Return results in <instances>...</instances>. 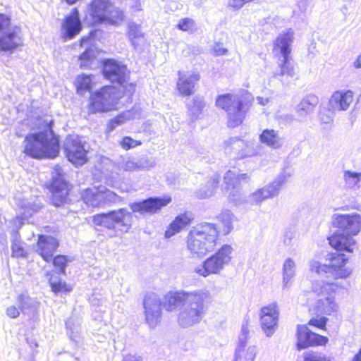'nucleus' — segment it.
<instances>
[{"label": "nucleus", "mask_w": 361, "mask_h": 361, "mask_svg": "<svg viewBox=\"0 0 361 361\" xmlns=\"http://www.w3.org/2000/svg\"><path fill=\"white\" fill-rule=\"evenodd\" d=\"M118 102L116 89L112 86H104L91 94L89 111L93 114L111 111L116 109Z\"/></svg>", "instance_id": "9"}, {"label": "nucleus", "mask_w": 361, "mask_h": 361, "mask_svg": "<svg viewBox=\"0 0 361 361\" xmlns=\"http://www.w3.org/2000/svg\"><path fill=\"white\" fill-rule=\"evenodd\" d=\"M23 209V215L24 218H28L31 216L34 213L38 212L40 209V206L37 204L27 203L22 205Z\"/></svg>", "instance_id": "54"}, {"label": "nucleus", "mask_w": 361, "mask_h": 361, "mask_svg": "<svg viewBox=\"0 0 361 361\" xmlns=\"http://www.w3.org/2000/svg\"><path fill=\"white\" fill-rule=\"evenodd\" d=\"M82 197L87 205L92 207H103L102 186L86 189Z\"/></svg>", "instance_id": "31"}, {"label": "nucleus", "mask_w": 361, "mask_h": 361, "mask_svg": "<svg viewBox=\"0 0 361 361\" xmlns=\"http://www.w3.org/2000/svg\"><path fill=\"white\" fill-rule=\"evenodd\" d=\"M19 307L17 308L16 307L12 305L7 308L6 310V314L8 317L11 318H16L20 314V310Z\"/></svg>", "instance_id": "63"}, {"label": "nucleus", "mask_w": 361, "mask_h": 361, "mask_svg": "<svg viewBox=\"0 0 361 361\" xmlns=\"http://www.w3.org/2000/svg\"><path fill=\"white\" fill-rule=\"evenodd\" d=\"M102 195L103 207L106 205H113L121 203L123 201V199L116 194L114 192L106 189L104 186H102Z\"/></svg>", "instance_id": "43"}, {"label": "nucleus", "mask_w": 361, "mask_h": 361, "mask_svg": "<svg viewBox=\"0 0 361 361\" xmlns=\"http://www.w3.org/2000/svg\"><path fill=\"white\" fill-rule=\"evenodd\" d=\"M224 150L226 154L234 159H241L255 154V150L238 137L226 140L224 142Z\"/></svg>", "instance_id": "16"}, {"label": "nucleus", "mask_w": 361, "mask_h": 361, "mask_svg": "<svg viewBox=\"0 0 361 361\" xmlns=\"http://www.w3.org/2000/svg\"><path fill=\"white\" fill-rule=\"evenodd\" d=\"M53 121L48 122V131L28 134L25 138L24 152L35 159H54L59 154V140L52 130Z\"/></svg>", "instance_id": "1"}, {"label": "nucleus", "mask_w": 361, "mask_h": 361, "mask_svg": "<svg viewBox=\"0 0 361 361\" xmlns=\"http://www.w3.org/2000/svg\"><path fill=\"white\" fill-rule=\"evenodd\" d=\"M63 27L64 35L68 39L73 38L80 32L82 25L79 18L78 11L76 8L73 9L71 16L66 18Z\"/></svg>", "instance_id": "27"}, {"label": "nucleus", "mask_w": 361, "mask_h": 361, "mask_svg": "<svg viewBox=\"0 0 361 361\" xmlns=\"http://www.w3.org/2000/svg\"><path fill=\"white\" fill-rule=\"evenodd\" d=\"M330 245L339 252L351 253L353 252V247L355 245V240L352 235L345 234L343 232L337 231L329 238Z\"/></svg>", "instance_id": "22"}, {"label": "nucleus", "mask_w": 361, "mask_h": 361, "mask_svg": "<svg viewBox=\"0 0 361 361\" xmlns=\"http://www.w3.org/2000/svg\"><path fill=\"white\" fill-rule=\"evenodd\" d=\"M187 106L192 116V119L197 118L204 106L203 100L200 97H195L192 99V104L188 103Z\"/></svg>", "instance_id": "47"}, {"label": "nucleus", "mask_w": 361, "mask_h": 361, "mask_svg": "<svg viewBox=\"0 0 361 361\" xmlns=\"http://www.w3.org/2000/svg\"><path fill=\"white\" fill-rule=\"evenodd\" d=\"M49 283L51 285V290L55 293H59L61 292H69L71 288H68L66 282L64 281H53L52 279L49 280Z\"/></svg>", "instance_id": "56"}, {"label": "nucleus", "mask_w": 361, "mask_h": 361, "mask_svg": "<svg viewBox=\"0 0 361 361\" xmlns=\"http://www.w3.org/2000/svg\"><path fill=\"white\" fill-rule=\"evenodd\" d=\"M171 201V197H151L132 202L129 204V207L133 213L153 214L166 206Z\"/></svg>", "instance_id": "14"}, {"label": "nucleus", "mask_w": 361, "mask_h": 361, "mask_svg": "<svg viewBox=\"0 0 361 361\" xmlns=\"http://www.w3.org/2000/svg\"><path fill=\"white\" fill-rule=\"evenodd\" d=\"M142 142L139 140H135L129 136L124 137L120 142V145L125 150H128L131 148L141 145Z\"/></svg>", "instance_id": "55"}, {"label": "nucleus", "mask_w": 361, "mask_h": 361, "mask_svg": "<svg viewBox=\"0 0 361 361\" xmlns=\"http://www.w3.org/2000/svg\"><path fill=\"white\" fill-rule=\"evenodd\" d=\"M110 7V2L107 0H93L90 5V15L94 21L103 23Z\"/></svg>", "instance_id": "28"}, {"label": "nucleus", "mask_w": 361, "mask_h": 361, "mask_svg": "<svg viewBox=\"0 0 361 361\" xmlns=\"http://www.w3.org/2000/svg\"><path fill=\"white\" fill-rule=\"evenodd\" d=\"M37 252L47 262L53 259L54 253L59 247L56 238L51 235H39L37 242Z\"/></svg>", "instance_id": "21"}, {"label": "nucleus", "mask_w": 361, "mask_h": 361, "mask_svg": "<svg viewBox=\"0 0 361 361\" xmlns=\"http://www.w3.org/2000/svg\"><path fill=\"white\" fill-rule=\"evenodd\" d=\"M96 50L92 47H87L85 51L79 56L80 67L82 68H90L94 64L96 59Z\"/></svg>", "instance_id": "37"}, {"label": "nucleus", "mask_w": 361, "mask_h": 361, "mask_svg": "<svg viewBox=\"0 0 361 361\" xmlns=\"http://www.w3.org/2000/svg\"><path fill=\"white\" fill-rule=\"evenodd\" d=\"M127 120L126 114H120L117 116L111 119L107 124V130L113 131L116 127L124 123Z\"/></svg>", "instance_id": "50"}, {"label": "nucleus", "mask_w": 361, "mask_h": 361, "mask_svg": "<svg viewBox=\"0 0 361 361\" xmlns=\"http://www.w3.org/2000/svg\"><path fill=\"white\" fill-rule=\"evenodd\" d=\"M11 249L13 257H25L26 252L23 248V243L20 240L19 234L18 232H14L13 234V243L11 245Z\"/></svg>", "instance_id": "45"}, {"label": "nucleus", "mask_w": 361, "mask_h": 361, "mask_svg": "<svg viewBox=\"0 0 361 361\" xmlns=\"http://www.w3.org/2000/svg\"><path fill=\"white\" fill-rule=\"evenodd\" d=\"M113 221L110 212L102 213L93 217V222L95 225L102 226L109 229L116 228Z\"/></svg>", "instance_id": "44"}, {"label": "nucleus", "mask_w": 361, "mask_h": 361, "mask_svg": "<svg viewBox=\"0 0 361 361\" xmlns=\"http://www.w3.org/2000/svg\"><path fill=\"white\" fill-rule=\"evenodd\" d=\"M345 185L350 188H359L361 180V173L345 171L343 176Z\"/></svg>", "instance_id": "46"}, {"label": "nucleus", "mask_w": 361, "mask_h": 361, "mask_svg": "<svg viewBox=\"0 0 361 361\" xmlns=\"http://www.w3.org/2000/svg\"><path fill=\"white\" fill-rule=\"evenodd\" d=\"M219 183V176H214L207 180L206 185L200 188L197 192V196L201 199L209 197L214 195L215 190Z\"/></svg>", "instance_id": "33"}, {"label": "nucleus", "mask_w": 361, "mask_h": 361, "mask_svg": "<svg viewBox=\"0 0 361 361\" xmlns=\"http://www.w3.org/2000/svg\"><path fill=\"white\" fill-rule=\"evenodd\" d=\"M161 301L158 295L149 293L143 300L145 319L152 328H154L161 317Z\"/></svg>", "instance_id": "13"}, {"label": "nucleus", "mask_w": 361, "mask_h": 361, "mask_svg": "<svg viewBox=\"0 0 361 361\" xmlns=\"http://www.w3.org/2000/svg\"><path fill=\"white\" fill-rule=\"evenodd\" d=\"M66 326L70 338L75 340V337H76V335L75 334H77L79 332V325L75 324V321L73 318H69L66 322Z\"/></svg>", "instance_id": "52"}, {"label": "nucleus", "mask_w": 361, "mask_h": 361, "mask_svg": "<svg viewBox=\"0 0 361 361\" xmlns=\"http://www.w3.org/2000/svg\"><path fill=\"white\" fill-rule=\"evenodd\" d=\"M250 177L247 173H240L236 175L232 171H228L224 175V183L229 188L231 185L235 186V184L240 186V182H248Z\"/></svg>", "instance_id": "40"}, {"label": "nucleus", "mask_w": 361, "mask_h": 361, "mask_svg": "<svg viewBox=\"0 0 361 361\" xmlns=\"http://www.w3.org/2000/svg\"><path fill=\"white\" fill-rule=\"evenodd\" d=\"M226 188L228 190H230L228 197L231 201L235 203H239L242 201L243 195L240 185L235 184V186L231 185L228 188L227 185H226Z\"/></svg>", "instance_id": "49"}, {"label": "nucleus", "mask_w": 361, "mask_h": 361, "mask_svg": "<svg viewBox=\"0 0 361 361\" xmlns=\"http://www.w3.org/2000/svg\"><path fill=\"white\" fill-rule=\"evenodd\" d=\"M278 120L281 124L290 126L295 120L294 115L291 114H283L278 116Z\"/></svg>", "instance_id": "58"}, {"label": "nucleus", "mask_w": 361, "mask_h": 361, "mask_svg": "<svg viewBox=\"0 0 361 361\" xmlns=\"http://www.w3.org/2000/svg\"><path fill=\"white\" fill-rule=\"evenodd\" d=\"M296 336L298 350L314 345H324L328 342L327 337L312 332L306 325H298Z\"/></svg>", "instance_id": "17"}, {"label": "nucleus", "mask_w": 361, "mask_h": 361, "mask_svg": "<svg viewBox=\"0 0 361 361\" xmlns=\"http://www.w3.org/2000/svg\"><path fill=\"white\" fill-rule=\"evenodd\" d=\"M210 292L200 289L190 292L187 303L183 304L178 314V324L183 328L190 327L200 322L204 314L205 304L212 302Z\"/></svg>", "instance_id": "3"}, {"label": "nucleus", "mask_w": 361, "mask_h": 361, "mask_svg": "<svg viewBox=\"0 0 361 361\" xmlns=\"http://www.w3.org/2000/svg\"><path fill=\"white\" fill-rule=\"evenodd\" d=\"M317 311L320 314H331L336 310L334 298L329 296L318 300L316 304Z\"/></svg>", "instance_id": "36"}, {"label": "nucleus", "mask_w": 361, "mask_h": 361, "mask_svg": "<svg viewBox=\"0 0 361 361\" xmlns=\"http://www.w3.org/2000/svg\"><path fill=\"white\" fill-rule=\"evenodd\" d=\"M304 361H329L324 356H322L321 355L317 353H311L308 354L305 356Z\"/></svg>", "instance_id": "62"}, {"label": "nucleus", "mask_w": 361, "mask_h": 361, "mask_svg": "<svg viewBox=\"0 0 361 361\" xmlns=\"http://www.w3.org/2000/svg\"><path fill=\"white\" fill-rule=\"evenodd\" d=\"M259 140L271 149H279L283 144V139L279 133L274 129H265L259 135Z\"/></svg>", "instance_id": "29"}, {"label": "nucleus", "mask_w": 361, "mask_h": 361, "mask_svg": "<svg viewBox=\"0 0 361 361\" xmlns=\"http://www.w3.org/2000/svg\"><path fill=\"white\" fill-rule=\"evenodd\" d=\"M295 263L291 258H288L283 265V287H288L290 280L294 277Z\"/></svg>", "instance_id": "38"}, {"label": "nucleus", "mask_w": 361, "mask_h": 361, "mask_svg": "<svg viewBox=\"0 0 361 361\" xmlns=\"http://www.w3.org/2000/svg\"><path fill=\"white\" fill-rule=\"evenodd\" d=\"M135 162L137 171L149 169L154 166V163L151 161L146 156L141 157L137 161Z\"/></svg>", "instance_id": "53"}, {"label": "nucleus", "mask_w": 361, "mask_h": 361, "mask_svg": "<svg viewBox=\"0 0 361 361\" xmlns=\"http://www.w3.org/2000/svg\"><path fill=\"white\" fill-rule=\"evenodd\" d=\"M218 236L215 224L205 222L197 225L188 233V249L192 255L202 257L214 249Z\"/></svg>", "instance_id": "2"}, {"label": "nucleus", "mask_w": 361, "mask_h": 361, "mask_svg": "<svg viewBox=\"0 0 361 361\" xmlns=\"http://www.w3.org/2000/svg\"><path fill=\"white\" fill-rule=\"evenodd\" d=\"M115 227H118L121 231L128 232L131 228L133 222V212L128 211L126 208L110 212Z\"/></svg>", "instance_id": "25"}, {"label": "nucleus", "mask_w": 361, "mask_h": 361, "mask_svg": "<svg viewBox=\"0 0 361 361\" xmlns=\"http://www.w3.org/2000/svg\"><path fill=\"white\" fill-rule=\"evenodd\" d=\"M259 316L262 331L267 336H271L276 329L279 319L276 303L274 302L263 307L260 310Z\"/></svg>", "instance_id": "19"}, {"label": "nucleus", "mask_w": 361, "mask_h": 361, "mask_svg": "<svg viewBox=\"0 0 361 361\" xmlns=\"http://www.w3.org/2000/svg\"><path fill=\"white\" fill-rule=\"evenodd\" d=\"M330 263L322 264L318 261L310 262V270L318 274H330L334 279H345L350 276L352 271L345 267L348 257L343 253H332L330 255Z\"/></svg>", "instance_id": "8"}, {"label": "nucleus", "mask_w": 361, "mask_h": 361, "mask_svg": "<svg viewBox=\"0 0 361 361\" xmlns=\"http://www.w3.org/2000/svg\"><path fill=\"white\" fill-rule=\"evenodd\" d=\"M178 75L177 87L179 92L184 96L192 94L195 92V86L200 80V74L194 73L190 75H187L178 71Z\"/></svg>", "instance_id": "23"}, {"label": "nucleus", "mask_w": 361, "mask_h": 361, "mask_svg": "<svg viewBox=\"0 0 361 361\" xmlns=\"http://www.w3.org/2000/svg\"><path fill=\"white\" fill-rule=\"evenodd\" d=\"M212 51L215 56H224L228 53V49L224 48L221 43H216Z\"/></svg>", "instance_id": "61"}, {"label": "nucleus", "mask_w": 361, "mask_h": 361, "mask_svg": "<svg viewBox=\"0 0 361 361\" xmlns=\"http://www.w3.org/2000/svg\"><path fill=\"white\" fill-rule=\"evenodd\" d=\"M193 25L194 21L192 20L190 18H184L179 21L178 27L181 30L188 31L192 28Z\"/></svg>", "instance_id": "59"}, {"label": "nucleus", "mask_w": 361, "mask_h": 361, "mask_svg": "<svg viewBox=\"0 0 361 361\" xmlns=\"http://www.w3.org/2000/svg\"><path fill=\"white\" fill-rule=\"evenodd\" d=\"M77 92L82 94L84 92L89 91L92 87L91 78L86 75H79L76 79Z\"/></svg>", "instance_id": "48"}, {"label": "nucleus", "mask_w": 361, "mask_h": 361, "mask_svg": "<svg viewBox=\"0 0 361 361\" xmlns=\"http://www.w3.org/2000/svg\"><path fill=\"white\" fill-rule=\"evenodd\" d=\"M216 105L226 111L228 126L234 128L243 123L250 104L243 96L228 93L218 96Z\"/></svg>", "instance_id": "4"}, {"label": "nucleus", "mask_w": 361, "mask_h": 361, "mask_svg": "<svg viewBox=\"0 0 361 361\" xmlns=\"http://www.w3.org/2000/svg\"><path fill=\"white\" fill-rule=\"evenodd\" d=\"M333 225L340 232L356 235L361 229V216L357 213L336 214L334 215Z\"/></svg>", "instance_id": "11"}, {"label": "nucleus", "mask_w": 361, "mask_h": 361, "mask_svg": "<svg viewBox=\"0 0 361 361\" xmlns=\"http://www.w3.org/2000/svg\"><path fill=\"white\" fill-rule=\"evenodd\" d=\"M290 176L289 173L285 171L281 172L271 183L253 192L250 195L251 201L259 204L266 199L278 195L282 185L287 182Z\"/></svg>", "instance_id": "12"}, {"label": "nucleus", "mask_w": 361, "mask_h": 361, "mask_svg": "<svg viewBox=\"0 0 361 361\" xmlns=\"http://www.w3.org/2000/svg\"><path fill=\"white\" fill-rule=\"evenodd\" d=\"M119 168L126 171H136L135 162L131 159L123 160L119 164Z\"/></svg>", "instance_id": "57"}, {"label": "nucleus", "mask_w": 361, "mask_h": 361, "mask_svg": "<svg viewBox=\"0 0 361 361\" xmlns=\"http://www.w3.org/2000/svg\"><path fill=\"white\" fill-rule=\"evenodd\" d=\"M102 71L104 76L112 82L123 84L126 81L127 67L116 60H106Z\"/></svg>", "instance_id": "20"}, {"label": "nucleus", "mask_w": 361, "mask_h": 361, "mask_svg": "<svg viewBox=\"0 0 361 361\" xmlns=\"http://www.w3.org/2000/svg\"><path fill=\"white\" fill-rule=\"evenodd\" d=\"M318 102L319 99L316 95L312 94H308L296 106L295 111L300 116H307L314 112Z\"/></svg>", "instance_id": "30"}, {"label": "nucleus", "mask_w": 361, "mask_h": 361, "mask_svg": "<svg viewBox=\"0 0 361 361\" xmlns=\"http://www.w3.org/2000/svg\"><path fill=\"white\" fill-rule=\"evenodd\" d=\"M50 191L54 205L59 207L66 202L68 195V184L59 169H56L53 173Z\"/></svg>", "instance_id": "15"}, {"label": "nucleus", "mask_w": 361, "mask_h": 361, "mask_svg": "<svg viewBox=\"0 0 361 361\" xmlns=\"http://www.w3.org/2000/svg\"><path fill=\"white\" fill-rule=\"evenodd\" d=\"M294 39V32L288 28L279 34L274 42V49L279 50L283 60L279 64V71L274 72V77L278 78L281 76L293 77L294 68L290 63V54L291 51V44Z\"/></svg>", "instance_id": "7"}, {"label": "nucleus", "mask_w": 361, "mask_h": 361, "mask_svg": "<svg viewBox=\"0 0 361 361\" xmlns=\"http://www.w3.org/2000/svg\"><path fill=\"white\" fill-rule=\"evenodd\" d=\"M190 222V218L186 214H182L177 216L175 219L169 224V228L165 232L166 238H169L175 234L179 233L182 229L186 227Z\"/></svg>", "instance_id": "32"}, {"label": "nucleus", "mask_w": 361, "mask_h": 361, "mask_svg": "<svg viewBox=\"0 0 361 361\" xmlns=\"http://www.w3.org/2000/svg\"><path fill=\"white\" fill-rule=\"evenodd\" d=\"M336 284L334 283L325 282L324 281H317L312 283V292L317 295H329L331 292L334 291Z\"/></svg>", "instance_id": "41"}, {"label": "nucleus", "mask_w": 361, "mask_h": 361, "mask_svg": "<svg viewBox=\"0 0 361 361\" xmlns=\"http://www.w3.org/2000/svg\"><path fill=\"white\" fill-rule=\"evenodd\" d=\"M233 250L231 245H224L214 255L205 259L202 264L197 266L194 271L203 277L220 274L231 261Z\"/></svg>", "instance_id": "5"}, {"label": "nucleus", "mask_w": 361, "mask_h": 361, "mask_svg": "<svg viewBox=\"0 0 361 361\" xmlns=\"http://www.w3.org/2000/svg\"><path fill=\"white\" fill-rule=\"evenodd\" d=\"M328 319L325 317L318 318H312L309 321V325L316 326L319 329H324Z\"/></svg>", "instance_id": "60"}, {"label": "nucleus", "mask_w": 361, "mask_h": 361, "mask_svg": "<svg viewBox=\"0 0 361 361\" xmlns=\"http://www.w3.org/2000/svg\"><path fill=\"white\" fill-rule=\"evenodd\" d=\"M353 100V92L336 91L329 100V106L334 111H346Z\"/></svg>", "instance_id": "24"}, {"label": "nucleus", "mask_w": 361, "mask_h": 361, "mask_svg": "<svg viewBox=\"0 0 361 361\" xmlns=\"http://www.w3.org/2000/svg\"><path fill=\"white\" fill-rule=\"evenodd\" d=\"M53 264L55 267L59 269V273L66 274V268L67 266V257L65 255H58L52 259Z\"/></svg>", "instance_id": "51"}, {"label": "nucleus", "mask_w": 361, "mask_h": 361, "mask_svg": "<svg viewBox=\"0 0 361 361\" xmlns=\"http://www.w3.org/2000/svg\"><path fill=\"white\" fill-rule=\"evenodd\" d=\"M124 18V14L120 9L111 6L109 7L105 20L103 23L108 25H118Z\"/></svg>", "instance_id": "39"}, {"label": "nucleus", "mask_w": 361, "mask_h": 361, "mask_svg": "<svg viewBox=\"0 0 361 361\" xmlns=\"http://www.w3.org/2000/svg\"><path fill=\"white\" fill-rule=\"evenodd\" d=\"M17 302L19 309L23 312H34L37 307V302L30 298L27 293H22L18 295L17 298Z\"/></svg>", "instance_id": "34"}, {"label": "nucleus", "mask_w": 361, "mask_h": 361, "mask_svg": "<svg viewBox=\"0 0 361 361\" xmlns=\"http://www.w3.org/2000/svg\"><path fill=\"white\" fill-rule=\"evenodd\" d=\"M190 292L176 291L169 292L165 295L164 307L166 311L171 312L179 306L183 307L184 303H187Z\"/></svg>", "instance_id": "26"}, {"label": "nucleus", "mask_w": 361, "mask_h": 361, "mask_svg": "<svg viewBox=\"0 0 361 361\" xmlns=\"http://www.w3.org/2000/svg\"><path fill=\"white\" fill-rule=\"evenodd\" d=\"M249 334L247 324H243L239 336L238 345L235 352L234 361H254L257 351L255 345L247 346Z\"/></svg>", "instance_id": "18"}, {"label": "nucleus", "mask_w": 361, "mask_h": 361, "mask_svg": "<svg viewBox=\"0 0 361 361\" xmlns=\"http://www.w3.org/2000/svg\"><path fill=\"white\" fill-rule=\"evenodd\" d=\"M94 37V34L93 32H91L90 33V35L88 36H84L82 37L80 40V46L82 47H85V45H89L90 44V41L92 39V38Z\"/></svg>", "instance_id": "64"}, {"label": "nucleus", "mask_w": 361, "mask_h": 361, "mask_svg": "<svg viewBox=\"0 0 361 361\" xmlns=\"http://www.w3.org/2000/svg\"><path fill=\"white\" fill-rule=\"evenodd\" d=\"M63 148L68 161L73 164L82 166L87 161V150L79 136L70 135L67 137Z\"/></svg>", "instance_id": "10"}, {"label": "nucleus", "mask_w": 361, "mask_h": 361, "mask_svg": "<svg viewBox=\"0 0 361 361\" xmlns=\"http://www.w3.org/2000/svg\"><path fill=\"white\" fill-rule=\"evenodd\" d=\"M128 37L131 42V44L135 49H136L140 44V39L144 37L141 29V25L135 23V22L129 23Z\"/></svg>", "instance_id": "35"}, {"label": "nucleus", "mask_w": 361, "mask_h": 361, "mask_svg": "<svg viewBox=\"0 0 361 361\" xmlns=\"http://www.w3.org/2000/svg\"><path fill=\"white\" fill-rule=\"evenodd\" d=\"M22 45L21 28L13 24L8 16L0 13V51L12 54Z\"/></svg>", "instance_id": "6"}, {"label": "nucleus", "mask_w": 361, "mask_h": 361, "mask_svg": "<svg viewBox=\"0 0 361 361\" xmlns=\"http://www.w3.org/2000/svg\"><path fill=\"white\" fill-rule=\"evenodd\" d=\"M218 219L222 224V229L224 235H227L233 230V214L230 210L226 209L221 212Z\"/></svg>", "instance_id": "42"}]
</instances>
